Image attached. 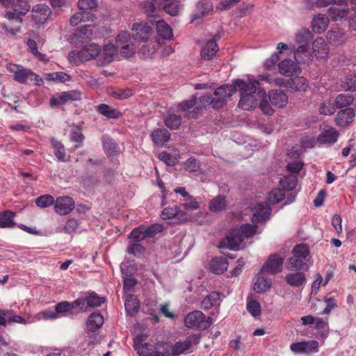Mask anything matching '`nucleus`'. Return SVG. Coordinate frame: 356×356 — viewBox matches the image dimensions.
Returning <instances> with one entry per match:
<instances>
[{"instance_id":"1","label":"nucleus","mask_w":356,"mask_h":356,"mask_svg":"<svg viewBox=\"0 0 356 356\" xmlns=\"http://www.w3.org/2000/svg\"><path fill=\"white\" fill-rule=\"evenodd\" d=\"M259 86V80L245 82L243 79H236L233 81L232 85H223L218 88L213 92L216 98L215 106L222 108L225 104L227 97H231L238 90L241 96L238 106L244 110L250 111L257 106L260 93L261 96L265 94L260 90L257 92Z\"/></svg>"},{"instance_id":"2","label":"nucleus","mask_w":356,"mask_h":356,"mask_svg":"<svg viewBox=\"0 0 356 356\" xmlns=\"http://www.w3.org/2000/svg\"><path fill=\"white\" fill-rule=\"evenodd\" d=\"M7 70L13 74V79L21 84H27L29 82L36 86L43 84V80L31 69L22 65L9 63L6 66Z\"/></svg>"},{"instance_id":"3","label":"nucleus","mask_w":356,"mask_h":356,"mask_svg":"<svg viewBox=\"0 0 356 356\" xmlns=\"http://www.w3.org/2000/svg\"><path fill=\"white\" fill-rule=\"evenodd\" d=\"M292 257L289 258L286 267L289 270H301L306 264V259L309 255L307 245L300 243L295 245L292 250Z\"/></svg>"},{"instance_id":"4","label":"nucleus","mask_w":356,"mask_h":356,"mask_svg":"<svg viewBox=\"0 0 356 356\" xmlns=\"http://www.w3.org/2000/svg\"><path fill=\"white\" fill-rule=\"evenodd\" d=\"M212 318L206 316L200 310L193 311L187 314L184 318V325L188 328H196L198 330H205L212 324Z\"/></svg>"},{"instance_id":"5","label":"nucleus","mask_w":356,"mask_h":356,"mask_svg":"<svg viewBox=\"0 0 356 356\" xmlns=\"http://www.w3.org/2000/svg\"><path fill=\"white\" fill-rule=\"evenodd\" d=\"M81 99V93L77 90H70L56 93L51 97L49 104L51 108H58L65 105L69 101H76Z\"/></svg>"},{"instance_id":"6","label":"nucleus","mask_w":356,"mask_h":356,"mask_svg":"<svg viewBox=\"0 0 356 356\" xmlns=\"http://www.w3.org/2000/svg\"><path fill=\"white\" fill-rule=\"evenodd\" d=\"M200 336L198 334L189 335L186 339L176 342L172 347V356H179L191 349L193 346L200 343Z\"/></svg>"},{"instance_id":"7","label":"nucleus","mask_w":356,"mask_h":356,"mask_svg":"<svg viewBox=\"0 0 356 356\" xmlns=\"http://www.w3.org/2000/svg\"><path fill=\"white\" fill-rule=\"evenodd\" d=\"M117 46L120 48V54L125 58H130L135 51L129 34L127 31L118 33L116 41Z\"/></svg>"},{"instance_id":"8","label":"nucleus","mask_w":356,"mask_h":356,"mask_svg":"<svg viewBox=\"0 0 356 356\" xmlns=\"http://www.w3.org/2000/svg\"><path fill=\"white\" fill-rule=\"evenodd\" d=\"M8 19V23H4L3 29L11 35H16L20 31V25L23 22L20 15L16 14L12 11H8L4 15Z\"/></svg>"},{"instance_id":"9","label":"nucleus","mask_w":356,"mask_h":356,"mask_svg":"<svg viewBox=\"0 0 356 356\" xmlns=\"http://www.w3.org/2000/svg\"><path fill=\"white\" fill-rule=\"evenodd\" d=\"M51 15V10L45 3L36 4L31 9V18L36 24L45 23Z\"/></svg>"},{"instance_id":"10","label":"nucleus","mask_w":356,"mask_h":356,"mask_svg":"<svg viewBox=\"0 0 356 356\" xmlns=\"http://www.w3.org/2000/svg\"><path fill=\"white\" fill-rule=\"evenodd\" d=\"M74 204V201L69 196L58 197L54 202L55 211L60 216L67 215L73 210Z\"/></svg>"},{"instance_id":"11","label":"nucleus","mask_w":356,"mask_h":356,"mask_svg":"<svg viewBox=\"0 0 356 356\" xmlns=\"http://www.w3.org/2000/svg\"><path fill=\"white\" fill-rule=\"evenodd\" d=\"M284 259L279 254L271 255L261 268L262 272L275 275L280 273L283 268Z\"/></svg>"},{"instance_id":"12","label":"nucleus","mask_w":356,"mask_h":356,"mask_svg":"<svg viewBox=\"0 0 356 356\" xmlns=\"http://www.w3.org/2000/svg\"><path fill=\"white\" fill-rule=\"evenodd\" d=\"M132 31L134 32L133 37L136 40L145 42L149 38L152 29L147 23L142 22L134 24Z\"/></svg>"},{"instance_id":"13","label":"nucleus","mask_w":356,"mask_h":356,"mask_svg":"<svg viewBox=\"0 0 356 356\" xmlns=\"http://www.w3.org/2000/svg\"><path fill=\"white\" fill-rule=\"evenodd\" d=\"M278 68L280 72L285 76L298 75L301 72L298 63L289 58L281 61L278 65Z\"/></svg>"},{"instance_id":"14","label":"nucleus","mask_w":356,"mask_h":356,"mask_svg":"<svg viewBox=\"0 0 356 356\" xmlns=\"http://www.w3.org/2000/svg\"><path fill=\"white\" fill-rule=\"evenodd\" d=\"M243 240L244 238L241 231L239 229H234L221 242V245L222 246L226 247L230 250H235L238 248Z\"/></svg>"},{"instance_id":"15","label":"nucleus","mask_w":356,"mask_h":356,"mask_svg":"<svg viewBox=\"0 0 356 356\" xmlns=\"http://www.w3.org/2000/svg\"><path fill=\"white\" fill-rule=\"evenodd\" d=\"M100 51V46L97 44L92 43L81 49L78 52L77 56L81 61H88L95 58L97 56H99Z\"/></svg>"},{"instance_id":"16","label":"nucleus","mask_w":356,"mask_h":356,"mask_svg":"<svg viewBox=\"0 0 356 356\" xmlns=\"http://www.w3.org/2000/svg\"><path fill=\"white\" fill-rule=\"evenodd\" d=\"M339 137V132L330 125H325L321 133L318 137V141L321 143H334Z\"/></svg>"},{"instance_id":"17","label":"nucleus","mask_w":356,"mask_h":356,"mask_svg":"<svg viewBox=\"0 0 356 356\" xmlns=\"http://www.w3.org/2000/svg\"><path fill=\"white\" fill-rule=\"evenodd\" d=\"M355 116L353 108L347 107L339 111L335 118V122L338 126L346 127L350 124Z\"/></svg>"},{"instance_id":"18","label":"nucleus","mask_w":356,"mask_h":356,"mask_svg":"<svg viewBox=\"0 0 356 356\" xmlns=\"http://www.w3.org/2000/svg\"><path fill=\"white\" fill-rule=\"evenodd\" d=\"M271 213V209L265 204H258L256 211L252 217V222L254 224L266 222Z\"/></svg>"},{"instance_id":"19","label":"nucleus","mask_w":356,"mask_h":356,"mask_svg":"<svg viewBox=\"0 0 356 356\" xmlns=\"http://www.w3.org/2000/svg\"><path fill=\"white\" fill-rule=\"evenodd\" d=\"M268 98L270 104L277 108H284L288 103V96L282 90H270Z\"/></svg>"},{"instance_id":"20","label":"nucleus","mask_w":356,"mask_h":356,"mask_svg":"<svg viewBox=\"0 0 356 356\" xmlns=\"http://www.w3.org/2000/svg\"><path fill=\"white\" fill-rule=\"evenodd\" d=\"M175 217H177L178 219L182 221H186L188 218L187 213L185 211H181L177 205L172 207H166L162 211L161 218L163 220H168Z\"/></svg>"},{"instance_id":"21","label":"nucleus","mask_w":356,"mask_h":356,"mask_svg":"<svg viewBox=\"0 0 356 356\" xmlns=\"http://www.w3.org/2000/svg\"><path fill=\"white\" fill-rule=\"evenodd\" d=\"M213 9L212 3L209 0H200L196 5V8L192 15L194 21L209 14Z\"/></svg>"},{"instance_id":"22","label":"nucleus","mask_w":356,"mask_h":356,"mask_svg":"<svg viewBox=\"0 0 356 356\" xmlns=\"http://www.w3.org/2000/svg\"><path fill=\"white\" fill-rule=\"evenodd\" d=\"M295 271L287 274L285 277V281L291 286L300 287L306 283L305 274L300 270Z\"/></svg>"},{"instance_id":"23","label":"nucleus","mask_w":356,"mask_h":356,"mask_svg":"<svg viewBox=\"0 0 356 356\" xmlns=\"http://www.w3.org/2000/svg\"><path fill=\"white\" fill-rule=\"evenodd\" d=\"M313 52L317 58H325L328 56L329 48L325 40L318 38L312 44Z\"/></svg>"},{"instance_id":"24","label":"nucleus","mask_w":356,"mask_h":356,"mask_svg":"<svg viewBox=\"0 0 356 356\" xmlns=\"http://www.w3.org/2000/svg\"><path fill=\"white\" fill-rule=\"evenodd\" d=\"M218 51V46L216 40L212 39L207 41L201 49V57L205 60H209L213 58Z\"/></svg>"},{"instance_id":"25","label":"nucleus","mask_w":356,"mask_h":356,"mask_svg":"<svg viewBox=\"0 0 356 356\" xmlns=\"http://www.w3.org/2000/svg\"><path fill=\"white\" fill-rule=\"evenodd\" d=\"M348 6H341L334 3V5L329 8L327 13L333 21H338L348 15Z\"/></svg>"},{"instance_id":"26","label":"nucleus","mask_w":356,"mask_h":356,"mask_svg":"<svg viewBox=\"0 0 356 356\" xmlns=\"http://www.w3.org/2000/svg\"><path fill=\"white\" fill-rule=\"evenodd\" d=\"M300 44L294 51V58L298 63H305L311 57L310 44Z\"/></svg>"},{"instance_id":"27","label":"nucleus","mask_w":356,"mask_h":356,"mask_svg":"<svg viewBox=\"0 0 356 356\" xmlns=\"http://www.w3.org/2000/svg\"><path fill=\"white\" fill-rule=\"evenodd\" d=\"M209 266L211 272L220 275L227 270L228 262L226 258L216 257L211 260Z\"/></svg>"},{"instance_id":"28","label":"nucleus","mask_w":356,"mask_h":356,"mask_svg":"<svg viewBox=\"0 0 356 356\" xmlns=\"http://www.w3.org/2000/svg\"><path fill=\"white\" fill-rule=\"evenodd\" d=\"M228 205V202L224 195H217L210 200L209 209L213 213L225 211Z\"/></svg>"},{"instance_id":"29","label":"nucleus","mask_w":356,"mask_h":356,"mask_svg":"<svg viewBox=\"0 0 356 356\" xmlns=\"http://www.w3.org/2000/svg\"><path fill=\"white\" fill-rule=\"evenodd\" d=\"M104 323V318L101 313L94 312L91 314L87 320L86 327L90 332H95L99 329Z\"/></svg>"},{"instance_id":"30","label":"nucleus","mask_w":356,"mask_h":356,"mask_svg":"<svg viewBox=\"0 0 356 356\" xmlns=\"http://www.w3.org/2000/svg\"><path fill=\"white\" fill-rule=\"evenodd\" d=\"M102 142L105 154L108 156L118 154L120 152L118 145L108 136H103Z\"/></svg>"},{"instance_id":"31","label":"nucleus","mask_w":356,"mask_h":356,"mask_svg":"<svg viewBox=\"0 0 356 356\" xmlns=\"http://www.w3.org/2000/svg\"><path fill=\"white\" fill-rule=\"evenodd\" d=\"M197 97L193 95L189 100L184 101L177 105V108L181 111H187L185 116L189 118H197V112L194 110L190 111L197 102Z\"/></svg>"},{"instance_id":"32","label":"nucleus","mask_w":356,"mask_h":356,"mask_svg":"<svg viewBox=\"0 0 356 356\" xmlns=\"http://www.w3.org/2000/svg\"><path fill=\"white\" fill-rule=\"evenodd\" d=\"M151 136L156 145L162 146L165 143L169 141L170 133L165 129H157L152 133Z\"/></svg>"},{"instance_id":"33","label":"nucleus","mask_w":356,"mask_h":356,"mask_svg":"<svg viewBox=\"0 0 356 356\" xmlns=\"http://www.w3.org/2000/svg\"><path fill=\"white\" fill-rule=\"evenodd\" d=\"M328 17L324 15L318 14L312 20V25L314 32L321 33L326 30L328 26Z\"/></svg>"},{"instance_id":"34","label":"nucleus","mask_w":356,"mask_h":356,"mask_svg":"<svg viewBox=\"0 0 356 356\" xmlns=\"http://www.w3.org/2000/svg\"><path fill=\"white\" fill-rule=\"evenodd\" d=\"M15 213L10 211H5L0 213V228H13L16 223L14 221Z\"/></svg>"},{"instance_id":"35","label":"nucleus","mask_w":356,"mask_h":356,"mask_svg":"<svg viewBox=\"0 0 356 356\" xmlns=\"http://www.w3.org/2000/svg\"><path fill=\"white\" fill-rule=\"evenodd\" d=\"M220 298V293L212 291L208 294L201 302V307L204 310H208L212 308L218 303Z\"/></svg>"},{"instance_id":"36","label":"nucleus","mask_w":356,"mask_h":356,"mask_svg":"<svg viewBox=\"0 0 356 356\" xmlns=\"http://www.w3.org/2000/svg\"><path fill=\"white\" fill-rule=\"evenodd\" d=\"M51 145L54 149V153L58 161L61 162L66 161L65 149L61 141L53 138L51 139Z\"/></svg>"},{"instance_id":"37","label":"nucleus","mask_w":356,"mask_h":356,"mask_svg":"<svg viewBox=\"0 0 356 356\" xmlns=\"http://www.w3.org/2000/svg\"><path fill=\"white\" fill-rule=\"evenodd\" d=\"M156 30L159 35L164 40L172 38V30L164 20H159L156 22Z\"/></svg>"},{"instance_id":"38","label":"nucleus","mask_w":356,"mask_h":356,"mask_svg":"<svg viewBox=\"0 0 356 356\" xmlns=\"http://www.w3.org/2000/svg\"><path fill=\"white\" fill-rule=\"evenodd\" d=\"M11 5L15 13L23 16L26 15L31 8V5L27 0H13Z\"/></svg>"},{"instance_id":"39","label":"nucleus","mask_w":356,"mask_h":356,"mask_svg":"<svg viewBox=\"0 0 356 356\" xmlns=\"http://www.w3.org/2000/svg\"><path fill=\"white\" fill-rule=\"evenodd\" d=\"M354 101V97L350 94H339L338 95L334 100V103L333 104L335 109L336 108H342L344 107H347L351 104H353Z\"/></svg>"},{"instance_id":"40","label":"nucleus","mask_w":356,"mask_h":356,"mask_svg":"<svg viewBox=\"0 0 356 356\" xmlns=\"http://www.w3.org/2000/svg\"><path fill=\"white\" fill-rule=\"evenodd\" d=\"M124 307L127 312L131 316H134L140 308L138 300L132 295H129L127 297Z\"/></svg>"},{"instance_id":"41","label":"nucleus","mask_w":356,"mask_h":356,"mask_svg":"<svg viewBox=\"0 0 356 356\" xmlns=\"http://www.w3.org/2000/svg\"><path fill=\"white\" fill-rule=\"evenodd\" d=\"M312 39V32L304 28L298 31L295 36V41L297 44H310Z\"/></svg>"},{"instance_id":"42","label":"nucleus","mask_w":356,"mask_h":356,"mask_svg":"<svg viewBox=\"0 0 356 356\" xmlns=\"http://www.w3.org/2000/svg\"><path fill=\"white\" fill-rule=\"evenodd\" d=\"M289 85L291 88L296 91H306L309 86L307 80L303 76L291 79Z\"/></svg>"},{"instance_id":"43","label":"nucleus","mask_w":356,"mask_h":356,"mask_svg":"<svg viewBox=\"0 0 356 356\" xmlns=\"http://www.w3.org/2000/svg\"><path fill=\"white\" fill-rule=\"evenodd\" d=\"M97 111L106 117L107 118H118L120 116V112L106 104H101L97 107Z\"/></svg>"},{"instance_id":"44","label":"nucleus","mask_w":356,"mask_h":356,"mask_svg":"<svg viewBox=\"0 0 356 356\" xmlns=\"http://www.w3.org/2000/svg\"><path fill=\"white\" fill-rule=\"evenodd\" d=\"M272 285L270 280L264 278V277H259L254 284V291L257 293L266 292L268 290Z\"/></svg>"},{"instance_id":"45","label":"nucleus","mask_w":356,"mask_h":356,"mask_svg":"<svg viewBox=\"0 0 356 356\" xmlns=\"http://www.w3.org/2000/svg\"><path fill=\"white\" fill-rule=\"evenodd\" d=\"M86 299L88 307H99L106 301L104 297H100L95 292L90 293L86 296Z\"/></svg>"},{"instance_id":"46","label":"nucleus","mask_w":356,"mask_h":356,"mask_svg":"<svg viewBox=\"0 0 356 356\" xmlns=\"http://www.w3.org/2000/svg\"><path fill=\"white\" fill-rule=\"evenodd\" d=\"M165 124L170 129H178L181 124V116L175 114H168L165 119Z\"/></svg>"},{"instance_id":"47","label":"nucleus","mask_w":356,"mask_h":356,"mask_svg":"<svg viewBox=\"0 0 356 356\" xmlns=\"http://www.w3.org/2000/svg\"><path fill=\"white\" fill-rule=\"evenodd\" d=\"M284 191L282 188H276L270 192L268 200L270 204H275L284 200Z\"/></svg>"},{"instance_id":"48","label":"nucleus","mask_w":356,"mask_h":356,"mask_svg":"<svg viewBox=\"0 0 356 356\" xmlns=\"http://www.w3.org/2000/svg\"><path fill=\"white\" fill-rule=\"evenodd\" d=\"M55 200L51 195H43L38 197L35 200V204L40 208H47L54 204Z\"/></svg>"},{"instance_id":"49","label":"nucleus","mask_w":356,"mask_h":356,"mask_svg":"<svg viewBox=\"0 0 356 356\" xmlns=\"http://www.w3.org/2000/svg\"><path fill=\"white\" fill-rule=\"evenodd\" d=\"M85 137L82 134V130L79 127H76L70 131V139L72 141L78 143L75 145V148H79L81 146Z\"/></svg>"},{"instance_id":"50","label":"nucleus","mask_w":356,"mask_h":356,"mask_svg":"<svg viewBox=\"0 0 356 356\" xmlns=\"http://www.w3.org/2000/svg\"><path fill=\"white\" fill-rule=\"evenodd\" d=\"M110 94L114 98H116L118 99H127V98L130 97L131 96H132L134 92H133V90L130 88H125V89L118 88V89L113 90L110 92Z\"/></svg>"},{"instance_id":"51","label":"nucleus","mask_w":356,"mask_h":356,"mask_svg":"<svg viewBox=\"0 0 356 356\" xmlns=\"http://www.w3.org/2000/svg\"><path fill=\"white\" fill-rule=\"evenodd\" d=\"M117 44H114L108 43L104 45L103 49V54L105 55V60L106 63H111L113 59L114 54L117 52Z\"/></svg>"},{"instance_id":"52","label":"nucleus","mask_w":356,"mask_h":356,"mask_svg":"<svg viewBox=\"0 0 356 356\" xmlns=\"http://www.w3.org/2000/svg\"><path fill=\"white\" fill-rule=\"evenodd\" d=\"M139 356H156V346L145 343L138 350Z\"/></svg>"},{"instance_id":"53","label":"nucleus","mask_w":356,"mask_h":356,"mask_svg":"<svg viewBox=\"0 0 356 356\" xmlns=\"http://www.w3.org/2000/svg\"><path fill=\"white\" fill-rule=\"evenodd\" d=\"M257 225L255 224L252 225L250 224H244L241 226V233L243 234V238L252 237L255 234L257 230Z\"/></svg>"},{"instance_id":"54","label":"nucleus","mask_w":356,"mask_h":356,"mask_svg":"<svg viewBox=\"0 0 356 356\" xmlns=\"http://www.w3.org/2000/svg\"><path fill=\"white\" fill-rule=\"evenodd\" d=\"M318 111L322 115H332L335 112V107L330 101H325L321 103Z\"/></svg>"},{"instance_id":"55","label":"nucleus","mask_w":356,"mask_h":356,"mask_svg":"<svg viewBox=\"0 0 356 356\" xmlns=\"http://www.w3.org/2000/svg\"><path fill=\"white\" fill-rule=\"evenodd\" d=\"M129 238H131L134 242H138V243H140V242L147 239L143 230V227H139L133 229L129 234Z\"/></svg>"},{"instance_id":"56","label":"nucleus","mask_w":356,"mask_h":356,"mask_svg":"<svg viewBox=\"0 0 356 356\" xmlns=\"http://www.w3.org/2000/svg\"><path fill=\"white\" fill-rule=\"evenodd\" d=\"M172 348L167 343H161L156 346V356H172Z\"/></svg>"},{"instance_id":"57","label":"nucleus","mask_w":356,"mask_h":356,"mask_svg":"<svg viewBox=\"0 0 356 356\" xmlns=\"http://www.w3.org/2000/svg\"><path fill=\"white\" fill-rule=\"evenodd\" d=\"M200 102L202 105V106H211L213 108H218L215 106V103L216 102V98L215 97L213 94L206 93L204 95L199 97Z\"/></svg>"},{"instance_id":"58","label":"nucleus","mask_w":356,"mask_h":356,"mask_svg":"<svg viewBox=\"0 0 356 356\" xmlns=\"http://www.w3.org/2000/svg\"><path fill=\"white\" fill-rule=\"evenodd\" d=\"M143 230L147 238H153L156 234L162 231V227L160 225L154 224L148 227H143Z\"/></svg>"},{"instance_id":"59","label":"nucleus","mask_w":356,"mask_h":356,"mask_svg":"<svg viewBox=\"0 0 356 356\" xmlns=\"http://www.w3.org/2000/svg\"><path fill=\"white\" fill-rule=\"evenodd\" d=\"M247 310L254 317L261 314V306L259 302L254 300H251L247 302Z\"/></svg>"},{"instance_id":"60","label":"nucleus","mask_w":356,"mask_h":356,"mask_svg":"<svg viewBox=\"0 0 356 356\" xmlns=\"http://www.w3.org/2000/svg\"><path fill=\"white\" fill-rule=\"evenodd\" d=\"M200 161L197 159L193 158V157L188 159L184 162V168L186 170L191 172H197L200 169Z\"/></svg>"},{"instance_id":"61","label":"nucleus","mask_w":356,"mask_h":356,"mask_svg":"<svg viewBox=\"0 0 356 356\" xmlns=\"http://www.w3.org/2000/svg\"><path fill=\"white\" fill-rule=\"evenodd\" d=\"M97 0H79L78 6L81 10H88L97 8Z\"/></svg>"},{"instance_id":"62","label":"nucleus","mask_w":356,"mask_h":356,"mask_svg":"<svg viewBox=\"0 0 356 356\" xmlns=\"http://www.w3.org/2000/svg\"><path fill=\"white\" fill-rule=\"evenodd\" d=\"M343 87L346 90H356V75H349L346 77Z\"/></svg>"},{"instance_id":"63","label":"nucleus","mask_w":356,"mask_h":356,"mask_svg":"<svg viewBox=\"0 0 356 356\" xmlns=\"http://www.w3.org/2000/svg\"><path fill=\"white\" fill-rule=\"evenodd\" d=\"M179 5L177 2L172 1L167 3L164 7V10L172 16H175L178 14L179 10Z\"/></svg>"},{"instance_id":"64","label":"nucleus","mask_w":356,"mask_h":356,"mask_svg":"<svg viewBox=\"0 0 356 356\" xmlns=\"http://www.w3.org/2000/svg\"><path fill=\"white\" fill-rule=\"evenodd\" d=\"M186 200V202L181 205L186 211H192L199 208V203L193 196L190 195Z\"/></svg>"}]
</instances>
